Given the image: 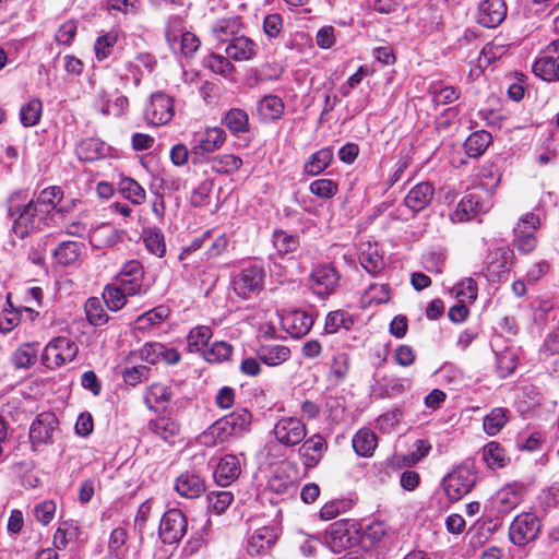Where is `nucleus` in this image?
I'll return each instance as SVG.
<instances>
[{"mask_svg": "<svg viewBox=\"0 0 559 559\" xmlns=\"http://www.w3.org/2000/svg\"><path fill=\"white\" fill-rule=\"evenodd\" d=\"M273 245L278 254L286 255L298 248L299 239L297 236L288 235L283 230H276L273 234Z\"/></svg>", "mask_w": 559, "mask_h": 559, "instance_id": "obj_59", "label": "nucleus"}, {"mask_svg": "<svg viewBox=\"0 0 559 559\" xmlns=\"http://www.w3.org/2000/svg\"><path fill=\"white\" fill-rule=\"evenodd\" d=\"M507 16L504 0H483L478 4L477 22L488 28L500 25Z\"/></svg>", "mask_w": 559, "mask_h": 559, "instance_id": "obj_18", "label": "nucleus"}, {"mask_svg": "<svg viewBox=\"0 0 559 559\" xmlns=\"http://www.w3.org/2000/svg\"><path fill=\"white\" fill-rule=\"evenodd\" d=\"M435 189L429 182H420L413 187L404 198L405 205L413 212L424 210L432 200Z\"/></svg>", "mask_w": 559, "mask_h": 559, "instance_id": "obj_30", "label": "nucleus"}, {"mask_svg": "<svg viewBox=\"0 0 559 559\" xmlns=\"http://www.w3.org/2000/svg\"><path fill=\"white\" fill-rule=\"evenodd\" d=\"M540 532V521L535 513L526 512L515 516L509 528L510 540L516 546H525L535 540Z\"/></svg>", "mask_w": 559, "mask_h": 559, "instance_id": "obj_6", "label": "nucleus"}, {"mask_svg": "<svg viewBox=\"0 0 559 559\" xmlns=\"http://www.w3.org/2000/svg\"><path fill=\"white\" fill-rule=\"evenodd\" d=\"M489 210V203L484 202L477 193L465 194L451 214L453 222H467L480 213Z\"/></svg>", "mask_w": 559, "mask_h": 559, "instance_id": "obj_17", "label": "nucleus"}, {"mask_svg": "<svg viewBox=\"0 0 559 559\" xmlns=\"http://www.w3.org/2000/svg\"><path fill=\"white\" fill-rule=\"evenodd\" d=\"M333 151L330 147L321 148L309 156L304 165V171L309 176H317L325 170L333 160Z\"/></svg>", "mask_w": 559, "mask_h": 559, "instance_id": "obj_37", "label": "nucleus"}, {"mask_svg": "<svg viewBox=\"0 0 559 559\" xmlns=\"http://www.w3.org/2000/svg\"><path fill=\"white\" fill-rule=\"evenodd\" d=\"M264 271L259 265H249L240 271L233 281L235 293L247 299L258 295L263 288Z\"/></svg>", "mask_w": 559, "mask_h": 559, "instance_id": "obj_9", "label": "nucleus"}, {"mask_svg": "<svg viewBox=\"0 0 559 559\" xmlns=\"http://www.w3.org/2000/svg\"><path fill=\"white\" fill-rule=\"evenodd\" d=\"M522 501L521 490L515 485H508L500 489L495 497L496 508L499 513H509Z\"/></svg>", "mask_w": 559, "mask_h": 559, "instance_id": "obj_34", "label": "nucleus"}, {"mask_svg": "<svg viewBox=\"0 0 559 559\" xmlns=\"http://www.w3.org/2000/svg\"><path fill=\"white\" fill-rule=\"evenodd\" d=\"M38 344L37 343H25L17 347L12 356L11 362L15 368H29L37 360Z\"/></svg>", "mask_w": 559, "mask_h": 559, "instance_id": "obj_41", "label": "nucleus"}, {"mask_svg": "<svg viewBox=\"0 0 559 559\" xmlns=\"http://www.w3.org/2000/svg\"><path fill=\"white\" fill-rule=\"evenodd\" d=\"M150 429L164 441L170 442L179 433V424L169 417H158L150 421Z\"/></svg>", "mask_w": 559, "mask_h": 559, "instance_id": "obj_47", "label": "nucleus"}, {"mask_svg": "<svg viewBox=\"0 0 559 559\" xmlns=\"http://www.w3.org/2000/svg\"><path fill=\"white\" fill-rule=\"evenodd\" d=\"M285 110L283 99L277 95H266L257 103V114L262 122H274L278 120Z\"/></svg>", "mask_w": 559, "mask_h": 559, "instance_id": "obj_27", "label": "nucleus"}, {"mask_svg": "<svg viewBox=\"0 0 559 559\" xmlns=\"http://www.w3.org/2000/svg\"><path fill=\"white\" fill-rule=\"evenodd\" d=\"M170 397L171 391L167 385L154 383L147 389L145 403L150 408H153L158 404L168 402Z\"/></svg>", "mask_w": 559, "mask_h": 559, "instance_id": "obj_61", "label": "nucleus"}, {"mask_svg": "<svg viewBox=\"0 0 559 559\" xmlns=\"http://www.w3.org/2000/svg\"><path fill=\"white\" fill-rule=\"evenodd\" d=\"M328 450L325 439L320 435H313L304 440L302 445L299 448V454L306 468L316 467L322 460Z\"/></svg>", "mask_w": 559, "mask_h": 559, "instance_id": "obj_22", "label": "nucleus"}, {"mask_svg": "<svg viewBox=\"0 0 559 559\" xmlns=\"http://www.w3.org/2000/svg\"><path fill=\"white\" fill-rule=\"evenodd\" d=\"M226 141V132L218 127H209L192 134L191 155L193 158L219 150Z\"/></svg>", "mask_w": 559, "mask_h": 559, "instance_id": "obj_10", "label": "nucleus"}, {"mask_svg": "<svg viewBox=\"0 0 559 559\" xmlns=\"http://www.w3.org/2000/svg\"><path fill=\"white\" fill-rule=\"evenodd\" d=\"M356 530L349 521L333 523L325 534V544L333 552H342L356 540Z\"/></svg>", "mask_w": 559, "mask_h": 559, "instance_id": "obj_15", "label": "nucleus"}, {"mask_svg": "<svg viewBox=\"0 0 559 559\" xmlns=\"http://www.w3.org/2000/svg\"><path fill=\"white\" fill-rule=\"evenodd\" d=\"M119 191L123 198L134 204H142L146 198L144 188L130 177H124L119 181Z\"/></svg>", "mask_w": 559, "mask_h": 559, "instance_id": "obj_50", "label": "nucleus"}, {"mask_svg": "<svg viewBox=\"0 0 559 559\" xmlns=\"http://www.w3.org/2000/svg\"><path fill=\"white\" fill-rule=\"evenodd\" d=\"M313 322V318L301 310L287 312L281 319L282 328L294 338L308 334Z\"/></svg>", "mask_w": 559, "mask_h": 559, "instance_id": "obj_19", "label": "nucleus"}, {"mask_svg": "<svg viewBox=\"0 0 559 559\" xmlns=\"http://www.w3.org/2000/svg\"><path fill=\"white\" fill-rule=\"evenodd\" d=\"M128 293L119 286L107 285L103 292V299L107 308L111 311H118L126 305Z\"/></svg>", "mask_w": 559, "mask_h": 559, "instance_id": "obj_57", "label": "nucleus"}, {"mask_svg": "<svg viewBox=\"0 0 559 559\" xmlns=\"http://www.w3.org/2000/svg\"><path fill=\"white\" fill-rule=\"evenodd\" d=\"M41 114V100L38 98H32L21 107L20 121L26 128L34 127L39 122Z\"/></svg>", "mask_w": 559, "mask_h": 559, "instance_id": "obj_51", "label": "nucleus"}, {"mask_svg": "<svg viewBox=\"0 0 559 559\" xmlns=\"http://www.w3.org/2000/svg\"><path fill=\"white\" fill-rule=\"evenodd\" d=\"M58 418L53 413L44 412L36 416L29 427V441L33 450L52 444L58 431Z\"/></svg>", "mask_w": 559, "mask_h": 559, "instance_id": "obj_5", "label": "nucleus"}, {"mask_svg": "<svg viewBox=\"0 0 559 559\" xmlns=\"http://www.w3.org/2000/svg\"><path fill=\"white\" fill-rule=\"evenodd\" d=\"M233 354L230 344L219 341L214 342L211 347L204 350V358L209 362H222L227 360Z\"/></svg>", "mask_w": 559, "mask_h": 559, "instance_id": "obj_63", "label": "nucleus"}, {"mask_svg": "<svg viewBox=\"0 0 559 559\" xmlns=\"http://www.w3.org/2000/svg\"><path fill=\"white\" fill-rule=\"evenodd\" d=\"M8 214L14 218L12 230L15 236L23 239L32 233L41 228L46 214L34 203V200H26L23 191L13 192L8 199Z\"/></svg>", "mask_w": 559, "mask_h": 559, "instance_id": "obj_1", "label": "nucleus"}, {"mask_svg": "<svg viewBox=\"0 0 559 559\" xmlns=\"http://www.w3.org/2000/svg\"><path fill=\"white\" fill-rule=\"evenodd\" d=\"M476 484V475L467 465H460L449 473L442 481L443 490L451 501H459Z\"/></svg>", "mask_w": 559, "mask_h": 559, "instance_id": "obj_4", "label": "nucleus"}, {"mask_svg": "<svg viewBox=\"0 0 559 559\" xmlns=\"http://www.w3.org/2000/svg\"><path fill=\"white\" fill-rule=\"evenodd\" d=\"M539 224V217L534 213H527L519 221L514 228V246L521 252L530 253L535 249L537 239L534 234Z\"/></svg>", "mask_w": 559, "mask_h": 559, "instance_id": "obj_14", "label": "nucleus"}, {"mask_svg": "<svg viewBox=\"0 0 559 559\" xmlns=\"http://www.w3.org/2000/svg\"><path fill=\"white\" fill-rule=\"evenodd\" d=\"M79 345L67 336L52 338L45 347L41 359L48 368H58L75 359Z\"/></svg>", "mask_w": 559, "mask_h": 559, "instance_id": "obj_3", "label": "nucleus"}, {"mask_svg": "<svg viewBox=\"0 0 559 559\" xmlns=\"http://www.w3.org/2000/svg\"><path fill=\"white\" fill-rule=\"evenodd\" d=\"M240 472L238 457L233 454H227L218 462L214 471V478L219 486H228L239 477Z\"/></svg>", "mask_w": 559, "mask_h": 559, "instance_id": "obj_29", "label": "nucleus"}, {"mask_svg": "<svg viewBox=\"0 0 559 559\" xmlns=\"http://www.w3.org/2000/svg\"><path fill=\"white\" fill-rule=\"evenodd\" d=\"M258 358L265 365L275 367L290 357V349L281 344H263L258 348Z\"/></svg>", "mask_w": 559, "mask_h": 559, "instance_id": "obj_32", "label": "nucleus"}, {"mask_svg": "<svg viewBox=\"0 0 559 559\" xmlns=\"http://www.w3.org/2000/svg\"><path fill=\"white\" fill-rule=\"evenodd\" d=\"M251 421V413L246 408H238L207 428L203 433L204 443L215 445L227 442L231 438L240 437L250 430Z\"/></svg>", "mask_w": 559, "mask_h": 559, "instance_id": "obj_2", "label": "nucleus"}, {"mask_svg": "<svg viewBox=\"0 0 559 559\" xmlns=\"http://www.w3.org/2000/svg\"><path fill=\"white\" fill-rule=\"evenodd\" d=\"M104 143L95 138L82 140L76 146V155L81 160L94 162L104 155Z\"/></svg>", "mask_w": 559, "mask_h": 559, "instance_id": "obj_46", "label": "nucleus"}, {"mask_svg": "<svg viewBox=\"0 0 559 559\" xmlns=\"http://www.w3.org/2000/svg\"><path fill=\"white\" fill-rule=\"evenodd\" d=\"M273 435L284 447H295L307 436L306 425L297 417H282L273 428Z\"/></svg>", "mask_w": 559, "mask_h": 559, "instance_id": "obj_11", "label": "nucleus"}, {"mask_svg": "<svg viewBox=\"0 0 559 559\" xmlns=\"http://www.w3.org/2000/svg\"><path fill=\"white\" fill-rule=\"evenodd\" d=\"M119 34L118 29L112 28L96 38L94 51L97 61L107 60L111 56L114 47L119 39Z\"/></svg>", "mask_w": 559, "mask_h": 559, "instance_id": "obj_40", "label": "nucleus"}, {"mask_svg": "<svg viewBox=\"0 0 559 559\" xmlns=\"http://www.w3.org/2000/svg\"><path fill=\"white\" fill-rule=\"evenodd\" d=\"M510 251L503 248L489 252L484 273L485 277L490 282L499 281L510 270Z\"/></svg>", "mask_w": 559, "mask_h": 559, "instance_id": "obj_21", "label": "nucleus"}, {"mask_svg": "<svg viewBox=\"0 0 559 559\" xmlns=\"http://www.w3.org/2000/svg\"><path fill=\"white\" fill-rule=\"evenodd\" d=\"M508 51V45L501 38L496 37L492 41L488 43L481 48L477 58V68L483 70L487 68L492 61L501 58Z\"/></svg>", "mask_w": 559, "mask_h": 559, "instance_id": "obj_36", "label": "nucleus"}, {"mask_svg": "<svg viewBox=\"0 0 559 559\" xmlns=\"http://www.w3.org/2000/svg\"><path fill=\"white\" fill-rule=\"evenodd\" d=\"M239 22L235 17L221 19L212 26V35L219 43H230L239 32Z\"/></svg>", "mask_w": 559, "mask_h": 559, "instance_id": "obj_44", "label": "nucleus"}, {"mask_svg": "<svg viewBox=\"0 0 559 559\" xmlns=\"http://www.w3.org/2000/svg\"><path fill=\"white\" fill-rule=\"evenodd\" d=\"M117 280L119 285L124 288L129 296H135L145 293L143 288L144 267L141 262L130 260L121 267Z\"/></svg>", "mask_w": 559, "mask_h": 559, "instance_id": "obj_16", "label": "nucleus"}, {"mask_svg": "<svg viewBox=\"0 0 559 559\" xmlns=\"http://www.w3.org/2000/svg\"><path fill=\"white\" fill-rule=\"evenodd\" d=\"M384 302V283L370 284L360 297L362 309L377 312Z\"/></svg>", "mask_w": 559, "mask_h": 559, "instance_id": "obj_39", "label": "nucleus"}, {"mask_svg": "<svg viewBox=\"0 0 559 559\" xmlns=\"http://www.w3.org/2000/svg\"><path fill=\"white\" fill-rule=\"evenodd\" d=\"M83 249L84 245L82 242L62 241L53 250V258L60 265H73L80 260Z\"/></svg>", "mask_w": 559, "mask_h": 559, "instance_id": "obj_33", "label": "nucleus"}, {"mask_svg": "<svg viewBox=\"0 0 559 559\" xmlns=\"http://www.w3.org/2000/svg\"><path fill=\"white\" fill-rule=\"evenodd\" d=\"M432 102L436 105H448L455 102L460 96V91L454 86L445 85L443 82H435L429 87Z\"/></svg>", "mask_w": 559, "mask_h": 559, "instance_id": "obj_49", "label": "nucleus"}, {"mask_svg": "<svg viewBox=\"0 0 559 559\" xmlns=\"http://www.w3.org/2000/svg\"><path fill=\"white\" fill-rule=\"evenodd\" d=\"M222 122L233 134L249 131V116L245 110L239 108L228 110Z\"/></svg>", "mask_w": 559, "mask_h": 559, "instance_id": "obj_43", "label": "nucleus"}, {"mask_svg": "<svg viewBox=\"0 0 559 559\" xmlns=\"http://www.w3.org/2000/svg\"><path fill=\"white\" fill-rule=\"evenodd\" d=\"M141 356L145 361L153 365L160 360H165L168 364H176L180 359V355L176 349L167 348L160 343L145 344L141 349Z\"/></svg>", "mask_w": 559, "mask_h": 559, "instance_id": "obj_31", "label": "nucleus"}, {"mask_svg": "<svg viewBox=\"0 0 559 559\" xmlns=\"http://www.w3.org/2000/svg\"><path fill=\"white\" fill-rule=\"evenodd\" d=\"M212 336V331L206 325L192 329L188 336V347L191 352H198L204 347Z\"/></svg>", "mask_w": 559, "mask_h": 559, "instance_id": "obj_62", "label": "nucleus"}, {"mask_svg": "<svg viewBox=\"0 0 559 559\" xmlns=\"http://www.w3.org/2000/svg\"><path fill=\"white\" fill-rule=\"evenodd\" d=\"M188 522L179 509H170L164 513L159 523V537L164 544L179 542L187 533Z\"/></svg>", "mask_w": 559, "mask_h": 559, "instance_id": "obj_12", "label": "nucleus"}, {"mask_svg": "<svg viewBox=\"0 0 559 559\" xmlns=\"http://www.w3.org/2000/svg\"><path fill=\"white\" fill-rule=\"evenodd\" d=\"M532 70L544 81H559V40L551 41L535 59Z\"/></svg>", "mask_w": 559, "mask_h": 559, "instance_id": "obj_8", "label": "nucleus"}, {"mask_svg": "<svg viewBox=\"0 0 559 559\" xmlns=\"http://www.w3.org/2000/svg\"><path fill=\"white\" fill-rule=\"evenodd\" d=\"M112 93L107 91L105 86H99L96 91V98L100 103V112L104 116L114 115L120 117L128 108L129 100L122 94H117L115 99L110 102Z\"/></svg>", "mask_w": 559, "mask_h": 559, "instance_id": "obj_28", "label": "nucleus"}, {"mask_svg": "<svg viewBox=\"0 0 559 559\" xmlns=\"http://www.w3.org/2000/svg\"><path fill=\"white\" fill-rule=\"evenodd\" d=\"M84 310L86 318L92 325H104L109 319L100 299L97 297L88 298L85 302Z\"/></svg>", "mask_w": 559, "mask_h": 559, "instance_id": "obj_55", "label": "nucleus"}, {"mask_svg": "<svg viewBox=\"0 0 559 559\" xmlns=\"http://www.w3.org/2000/svg\"><path fill=\"white\" fill-rule=\"evenodd\" d=\"M175 115L174 99L164 92L153 93L144 110L145 120L152 126H165Z\"/></svg>", "mask_w": 559, "mask_h": 559, "instance_id": "obj_7", "label": "nucleus"}, {"mask_svg": "<svg viewBox=\"0 0 559 559\" xmlns=\"http://www.w3.org/2000/svg\"><path fill=\"white\" fill-rule=\"evenodd\" d=\"M278 531L273 526H262L255 530L248 539L247 550L251 556L266 554L275 544Z\"/></svg>", "mask_w": 559, "mask_h": 559, "instance_id": "obj_20", "label": "nucleus"}, {"mask_svg": "<svg viewBox=\"0 0 559 559\" xmlns=\"http://www.w3.org/2000/svg\"><path fill=\"white\" fill-rule=\"evenodd\" d=\"M211 169L217 174H231L237 171L242 160L239 156L234 154L217 155L211 159Z\"/></svg>", "mask_w": 559, "mask_h": 559, "instance_id": "obj_54", "label": "nucleus"}, {"mask_svg": "<svg viewBox=\"0 0 559 559\" xmlns=\"http://www.w3.org/2000/svg\"><path fill=\"white\" fill-rule=\"evenodd\" d=\"M384 538V524L380 521L368 524L361 536L365 548H380Z\"/></svg>", "mask_w": 559, "mask_h": 559, "instance_id": "obj_56", "label": "nucleus"}, {"mask_svg": "<svg viewBox=\"0 0 559 559\" xmlns=\"http://www.w3.org/2000/svg\"><path fill=\"white\" fill-rule=\"evenodd\" d=\"M491 134L485 130L472 133L464 142L465 153L473 158H478L491 143Z\"/></svg>", "mask_w": 559, "mask_h": 559, "instance_id": "obj_38", "label": "nucleus"}, {"mask_svg": "<svg viewBox=\"0 0 559 559\" xmlns=\"http://www.w3.org/2000/svg\"><path fill=\"white\" fill-rule=\"evenodd\" d=\"M122 238L123 231L111 224H100L90 233V243L97 249L114 247L122 241Z\"/></svg>", "mask_w": 559, "mask_h": 559, "instance_id": "obj_26", "label": "nucleus"}, {"mask_svg": "<svg viewBox=\"0 0 559 559\" xmlns=\"http://www.w3.org/2000/svg\"><path fill=\"white\" fill-rule=\"evenodd\" d=\"M354 324L352 316L344 310H335L328 313L324 330L329 334L336 333L341 328L349 330Z\"/></svg>", "mask_w": 559, "mask_h": 559, "instance_id": "obj_53", "label": "nucleus"}, {"mask_svg": "<svg viewBox=\"0 0 559 559\" xmlns=\"http://www.w3.org/2000/svg\"><path fill=\"white\" fill-rule=\"evenodd\" d=\"M430 451L431 444L428 440H416L414 450L408 454L394 455L391 461V466L394 469L411 468L427 457Z\"/></svg>", "mask_w": 559, "mask_h": 559, "instance_id": "obj_24", "label": "nucleus"}, {"mask_svg": "<svg viewBox=\"0 0 559 559\" xmlns=\"http://www.w3.org/2000/svg\"><path fill=\"white\" fill-rule=\"evenodd\" d=\"M559 354V320L556 326L546 335L539 349V355L548 358Z\"/></svg>", "mask_w": 559, "mask_h": 559, "instance_id": "obj_64", "label": "nucleus"}, {"mask_svg": "<svg viewBox=\"0 0 559 559\" xmlns=\"http://www.w3.org/2000/svg\"><path fill=\"white\" fill-rule=\"evenodd\" d=\"M507 412L504 408H493L484 418V430L487 435L495 436L503 428V426L507 424Z\"/></svg>", "mask_w": 559, "mask_h": 559, "instance_id": "obj_58", "label": "nucleus"}, {"mask_svg": "<svg viewBox=\"0 0 559 559\" xmlns=\"http://www.w3.org/2000/svg\"><path fill=\"white\" fill-rule=\"evenodd\" d=\"M352 443L358 455L369 456L373 453L377 447V437L368 429H360L354 436Z\"/></svg>", "mask_w": 559, "mask_h": 559, "instance_id": "obj_48", "label": "nucleus"}, {"mask_svg": "<svg viewBox=\"0 0 559 559\" xmlns=\"http://www.w3.org/2000/svg\"><path fill=\"white\" fill-rule=\"evenodd\" d=\"M206 498L209 510L216 514L224 513L234 500L233 493L227 490L211 491Z\"/></svg>", "mask_w": 559, "mask_h": 559, "instance_id": "obj_60", "label": "nucleus"}, {"mask_svg": "<svg viewBox=\"0 0 559 559\" xmlns=\"http://www.w3.org/2000/svg\"><path fill=\"white\" fill-rule=\"evenodd\" d=\"M259 46L247 36H236L227 44L225 52L235 61H247L255 57Z\"/></svg>", "mask_w": 559, "mask_h": 559, "instance_id": "obj_25", "label": "nucleus"}, {"mask_svg": "<svg viewBox=\"0 0 559 559\" xmlns=\"http://www.w3.org/2000/svg\"><path fill=\"white\" fill-rule=\"evenodd\" d=\"M340 276L331 264L316 266L309 275L308 285L317 296L324 298L331 295L338 285Z\"/></svg>", "mask_w": 559, "mask_h": 559, "instance_id": "obj_13", "label": "nucleus"}, {"mask_svg": "<svg viewBox=\"0 0 559 559\" xmlns=\"http://www.w3.org/2000/svg\"><path fill=\"white\" fill-rule=\"evenodd\" d=\"M175 490L183 498L194 499L205 491V483L199 474L185 472L176 478Z\"/></svg>", "mask_w": 559, "mask_h": 559, "instance_id": "obj_23", "label": "nucleus"}, {"mask_svg": "<svg viewBox=\"0 0 559 559\" xmlns=\"http://www.w3.org/2000/svg\"><path fill=\"white\" fill-rule=\"evenodd\" d=\"M359 262L361 266L370 274L377 275L384 270V260L376 247L370 243L367 249H361L359 253Z\"/></svg>", "mask_w": 559, "mask_h": 559, "instance_id": "obj_45", "label": "nucleus"}, {"mask_svg": "<svg viewBox=\"0 0 559 559\" xmlns=\"http://www.w3.org/2000/svg\"><path fill=\"white\" fill-rule=\"evenodd\" d=\"M481 457L490 469L503 468L510 461L504 448L496 441H490L483 447Z\"/></svg>", "mask_w": 559, "mask_h": 559, "instance_id": "obj_35", "label": "nucleus"}, {"mask_svg": "<svg viewBox=\"0 0 559 559\" xmlns=\"http://www.w3.org/2000/svg\"><path fill=\"white\" fill-rule=\"evenodd\" d=\"M145 248L154 255L162 258L166 253L164 234L158 228H147L143 231Z\"/></svg>", "mask_w": 559, "mask_h": 559, "instance_id": "obj_52", "label": "nucleus"}, {"mask_svg": "<svg viewBox=\"0 0 559 559\" xmlns=\"http://www.w3.org/2000/svg\"><path fill=\"white\" fill-rule=\"evenodd\" d=\"M63 199V191L60 187L51 186L45 188L34 200L36 206L39 207L41 214L48 215Z\"/></svg>", "mask_w": 559, "mask_h": 559, "instance_id": "obj_42", "label": "nucleus"}]
</instances>
